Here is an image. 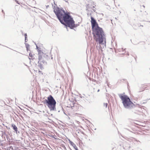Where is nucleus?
Returning <instances> with one entry per match:
<instances>
[{
	"label": "nucleus",
	"instance_id": "nucleus-6",
	"mask_svg": "<svg viewBox=\"0 0 150 150\" xmlns=\"http://www.w3.org/2000/svg\"><path fill=\"white\" fill-rule=\"evenodd\" d=\"M12 126L13 127V129L16 131V132L17 131V128L16 126L14 124H12Z\"/></svg>",
	"mask_w": 150,
	"mask_h": 150
},
{
	"label": "nucleus",
	"instance_id": "nucleus-3",
	"mask_svg": "<svg viewBox=\"0 0 150 150\" xmlns=\"http://www.w3.org/2000/svg\"><path fill=\"white\" fill-rule=\"evenodd\" d=\"M119 96L122 100V103L124 107L130 109L132 108L134 105V103L130 100V98L125 94H120Z\"/></svg>",
	"mask_w": 150,
	"mask_h": 150
},
{
	"label": "nucleus",
	"instance_id": "nucleus-11",
	"mask_svg": "<svg viewBox=\"0 0 150 150\" xmlns=\"http://www.w3.org/2000/svg\"><path fill=\"white\" fill-rule=\"evenodd\" d=\"M27 37V35L26 34H25V38H26V37Z\"/></svg>",
	"mask_w": 150,
	"mask_h": 150
},
{
	"label": "nucleus",
	"instance_id": "nucleus-8",
	"mask_svg": "<svg viewBox=\"0 0 150 150\" xmlns=\"http://www.w3.org/2000/svg\"><path fill=\"white\" fill-rule=\"evenodd\" d=\"M108 105L107 103H104L103 105V107L104 108H106Z\"/></svg>",
	"mask_w": 150,
	"mask_h": 150
},
{
	"label": "nucleus",
	"instance_id": "nucleus-5",
	"mask_svg": "<svg viewBox=\"0 0 150 150\" xmlns=\"http://www.w3.org/2000/svg\"><path fill=\"white\" fill-rule=\"evenodd\" d=\"M38 63L42 65V64L46 63L45 61L46 57L45 54L41 51H39L38 53Z\"/></svg>",
	"mask_w": 150,
	"mask_h": 150
},
{
	"label": "nucleus",
	"instance_id": "nucleus-7",
	"mask_svg": "<svg viewBox=\"0 0 150 150\" xmlns=\"http://www.w3.org/2000/svg\"><path fill=\"white\" fill-rule=\"evenodd\" d=\"M29 56H30V57H29V59H34L33 56V55H32V53H30Z\"/></svg>",
	"mask_w": 150,
	"mask_h": 150
},
{
	"label": "nucleus",
	"instance_id": "nucleus-1",
	"mask_svg": "<svg viewBox=\"0 0 150 150\" xmlns=\"http://www.w3.org/2000/svg\"><path fill=\"white\" fill-rule=\"evenodd\" d=\"M54 12L62 24L71 28H73L75 27V22L69 12L57 8H54Z\"/></svg>",
	"mask_w": 150,
	"mask_h": 150
},
{
	"label": "nucleus",
	"instance_id": "nucleus-4",
	"mask_svg": "<svg viewBox=\"0 0 150 150\" xmlns=\"http://www.w3.org/2000/svg\"><path fill=\"white\" fill-rule=\"evenodd\" d=\"M44 101V103H46L51 110H54L55 109L56 102L51 95H50L47 97V99Z\"/></svg>",
	"mask_w": 150,
	"mask_h": 150
},
{
	"label": "nucleus",
	"instance_id": "nucleus-12",
	"mask_svg": "<svg viewBox=\"0 0 150 150\" xmlns=\"http://www.w3.org/2000/svg\"><path fill=\"white\" fill-rule=\"evenodd\" d=\"M27 50H28V48H27Z\"/></svg>",
	"mask_w": 150,
	"mask_h": 150
},
{
	"label": "nucleus",
	"instance_id": "nucleus-10",
	"mask_svg": "<svg viewBox=\"0 0 150 150\" xmlns=\"http://www.w3.org/2000/svg\"><path fill=\"white\" fill-rule=\"evenodd\" d=\"M15 1L18 4H20L18 3V1L17 0H16Z\"/></svg>",
	"mask_w": 150,
	"mask_h": 150
},
{
	"label": "nucleus",
	"instance_id": "nucleus-9",
	"mask_svg": "<svg viewBox=\"0 0 150 150\" xmlns=\"http://www.w3.org/2000/svg\"><path fill=\"white\" fill-rule=\"evenodd\" d=\"M73 144L74 145V148L75 150H78L76 146L74 144Z\"/></svg>",
	"mask_w": 150,
	"mask_h": 150
},
{
	"label": "nucleus",
	"instance_id": "nucleus-2",
	"mask_svg": "<svg viewBox=\"0 0 150 150\" xmlns=\"http://www.w3.org/2000/svg\"><path fill=\"white\" fill-rule=\"evenodd\" d=\"M91 23L94 39L96 41H98L101 44L104 40L103 32L101 28L99 27L96 20L91 17Z\"/></svg>",
	"mask_w": 150,
	"mask_h": 150
},
{
	"label": "nucleus",
	"instance_id": "nucleus-13",
	"mask_svg": "<svg viewBox=\"0 0 150 150\" xmlns=\"http://www.w3.org/2000/svg\"><path fill=\"white\" fill-rule=\"evenodd\" d=\"M99 91V90H98V91Z\"/></svg>",
	"mask_w": 150,
	"mask_h": 150
}]
</instances>
